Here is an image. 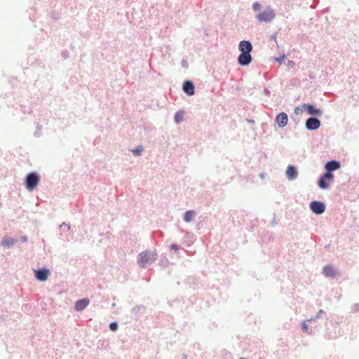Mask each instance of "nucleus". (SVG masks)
Returning <instances> with one entry per match:
<instances>
[{
  "label": "nucleus",
  "mask_w": 359,
  "mask_h": 359,
  "mask_svg": "<svg viewBox=\"0 0 359 359\" xmlns=\"http://www.w3.org/2000/svg\"><path fill=\"white\" fill-rule=\"evenodd\" d=\"M158 259V253L156 250H144L138 254L137 262L140 267L145 269L152 264Z\"/></svg>",
  "instance_id": "nucleus-1"
},
{
  "label": "nucleus",
  "mask_w": 359,
  "mask_h": 359,
  "mask_svg": "<svg viewBox=\"0 0 359 359\" xmlns=\"http://www.w3.org/2000/svg\"><path fill=\"white\" fill-rule=\"evenodd\" d=\"M276 17V13L274 10L270 7H268L264 11L259 13L256 15V19L260 22H270Z\"/></svg>",
  "instance_id": "nucleus-2"
},
{
  "label": "nucleus",
  "mask_w": 359,
  "mask_h": 359,
  "mask_svg": "<svg viewBox=\"0 0 359 359\" xmlns=\"http://www.w3.org/2000/svg\"><path fill=\"white\" fill-rule=\"evenodd\" d=\"M39 176L36 172L29 173L25 178L26 188L29 191H32L36 188L39 184Z\"/></svg>",
  "instance_id": "nucleus-3"
},
{
  "label": "nucleus",
  "mask_w": 359,
  "mask_h": 359,
  "mask_svg": "<svg viewBox=\"0 0 359 359\" xmlns=\"http://www.w3.org/2000/svg\"><path fill=\"white\" fill-rule=\"evenodd\" d=\"M323 273L327 278H336L340 276V273L332 265H326L323 269Z\"/></svg>",
  "instance_id": "nucleus-4"
},
{
  "label": "nucleus",
  "mask_w": 359,
  "mask_h": 359,
  "mask_svg": "<svg viewBox=\"0 0 359 359\" xmlns=\"http://www.w3.org/2000/svg\"><path fill=\"white\" fill-rule=\"evenodd\" d=\"M310 208L315 214L321 215L325 210V205L323 202L313 201L310 203Z\"/></svg>",
  "instance_id": "nucleus-5"
},
{
  "label": "nucleus",
  "mask_w": 359,
  "mask_h": 359,
  "mask_svg": "<svg viewBox=\"0 0 359 359\" xmlns=\"http://www.w3.org/2000/svg\"><path fill=\"white\" fill-rule=\"evenodd\" d=\"M320 121L315 117H310L306 121V128L309 130H315L320 128Z\"/></svg>",
  "instance_id": "nucleus-6"
},
{
  "label": "nucleus",
  "mask_w": 359,
  "mask_h": 359,
  "mask_svg": "<svg viewBox=\"0 0 359 359\" xmlns=\"http://www.w3.org/2000/svg\"><path fill=\"white\" fill-rule=\"evenodd\" d=\"M334 177V175L332 173H329L327 172H326L325 173H324L323 175H321V177H320L319 180H318V186L321 189H327L329 188V184L328 183L326 182L327 180H330L332 179H333Z\"/></svg>",
  "instance_id": "nucleus-7"
},
{
  "label": "nucleus",
  "mask_w": 359,
  "mask_h": 359,
  "mask_svg": "<svg viewBox=\"0 0 359 359\" xmlns=\"http://www.w3.org/2000/svg\"><path fill=\"white\" fill-rule=\"evenodd\" d=\"M250 53H241L238 57V62L241 66H248L252 62Z\"/></svg>",
  "instance_id": "nucleus-8"
},
{
  "label": "nucleus",
  "mask_w": 359,
  "mask_h": 359,
  "mask_svg": "<svg viewBox=\"0 0 359 359\" xmlns=\"http://www.w3.org/2000/svg\"><path fill=\"white\" fill-rule=\"evenodd\" d=\"M285 174L287 180L290 181L294 180L298 177L297 168L292 165L287 166Z\"/></svg>",
  "instance_id": "nucleus-9"
},
{
  "label": "nucleus",
  "mask_w": 359,
  "mask_h": 359,
  "mask_svg": "<svg viewBox=\"0 0 359 359\" xmlns=\"http://www.w3.org/2000/svg\"><path fill=\"white\" fill-rule=\"evenodd\" d=\"M275 121L280 128H283L287 124L288 116L286 113L281 112L276 116Z\"/></svg>",
  "instance_id": "nucleus-10"
},
{
  "label": "nucleus",
  "mask_w": 359,
  "mask_h": 359,
  "mask_svg": "<svg viewBox=\"0 0 359 359\" xmlns=\"http://www.w3.org/2000/svg\"><path fill=\"white\" fill-rule=\"evenodd\" d=\"M340 163L335 160H332L328 161L325 165V168L326 172L329 173H332L333 171L338 170L340 168Z\"/></svg>",
  "instance_id": "nucleus-11"
},
{
  "label": "nucleus",
  "mask_w": 359,
  "mask_h": 359,
  "mask_svg": "<svg viewBox=\"0 0 359 359\" xmlns=\"http://www.w3.org/2000/svg\"><path fill=\"white\" fill-rule=\"evenodd\" d=\"M303 108H306L308 113L311 116H320L323 114V111L320 109L316 108L310 104H303Z\"/></svg>",
  "instance_id": "nucleus-12"
},
{
  "label": "nucleus",
  "mask_w": 359,
  "mask_h": 359,
  "mask_svg": "<svg viewBox=\"0 0 359 359\" xmlns=\"http://www.w3.org/2000/svg\"><path fill=\"white\" fill-rule=\"evenodd\" d=\"M50 273V271L47 269H41L35 271V277L37 280L40 281L46 280L48 275Z\"/></svg>",
  "instance_id": "nucleus-13"
},
{
  "label": "nucleus",
  "mask_w": 359,
  "mask_h": 359,
  "mask_svg": "<svg viewBox=\"0 0 359 359\" xmlns=\"http://www.w3.org/2000/svg\"><path fill=\"white\" fill-rule=\"evenodd\" d=\"M238 49L241 53H250L252 50V46L249 41H241L238 46Z\"/></svg>",
  "instance_id": "nucleus-14"
},
{
  "label": "nucleus",
  "mask_w": 359,
  "mask_h": 359,
  "mask_svg": "<svg viewBox=\"0 0 359 359\" xmlns=\"http://www.w3.org/2000/svg\"><path fill=\"white\" fill-rule=\"evenodd\" d=\"M195 87L192 81H186L184 82L182 86L183 91L188 95H193L195 93Z\"/></svg>",
  "instance_id": "nucleus-15"
},
{
  "label": "nucleus",
  "mask_w": 359,
  "mask_h": 359,
  "mask_svg": "<svg viewBox=\"0 0 359 359\" xmlns=\"http://www.w3.org/2000/svg\"><path fill=\"white\" fill-rule=\"evenodd\" d=\"M196 216V212L194 210H187L184 212L183 219L185 222H191L194 219Z\"/></svg>",
  "instance_id": "nucleus-16"
},
{
  "label": "nucleus",
  "mask_w": 359,
  "mask_h": 359,
  "mask_svg": "<svg viewBox=\"0 0 359 359\" xmlns=\"http://www.w3.org/2000/svg\"><path fill=\"white\" fill-rule=\"evenodd\" d=\"M89 304V299H82L76 302L75 309L76 311L83 310Z\"/></svg>",
  "instance_id": "nucleus-17"
},
{
  "label": "nucleus",
  "mask_w": 359,
  "mask_h": 359,
  "mask_svg": "<svg viewBox=\"0 0 359 359\" xmlns=\"http://www.w3.org/2000/svg\"><path fill=\"white\" fill-rule=\"evenodd\" d=\"M194 241V235L191 232H186L184 235V243L187 246H191Z\"/></svg>",
  "instance_id": "nucleus-18"
},
{
  "label": "nucleus",
  "mask_w": 359,
  "mask_h": 359,
  "mask_svg": "<svg viewBox=\"0 0 359 359\" xmlns=\"http://www.w3.org/2000/svg\"><path fill=\"white\" fill-rule=\"evenodd\" d=\"M17 242V240L11 237H5L2 242L1 245L4 247H10L14 245Z\"/></svg>",
  "instance_id": "nucleus-19"
},
{
  "label": "nucleus",
  "mask_w": 359,
  "mask_h": 359,
  "mask_svg": "<svg viewBox=\"0 0 359 359\" xmlns=\"http://www.w3.org/2000/svg\"><path fill=\"white\" fill-rule=\"evenodd\" d=\"M184 112L183 111H178L175 113L174 121L176 123H181L184 119Z\"/></svg>",
  "instance_id": "nucleus-20"
},
{
  "label": "nucleus",
  "mask_w": 359,
  "mask_h": 359,
  "mask_svg": "<svg viewBox=\"0 0 359 359\" xmlns=\"http://www.w3.org/2000/svg\"><path fill=\"white\" fill-rule=\"evenodd\" d=\"M143 147L142 146H139L135 149H133L132 151L134 155L135 156H140L142 153Z\"/></svg>",
  "instance_id": "nucleus-21"
},
{
  "label": "nucleus",
  "mask_w": 359,
  "mask_h": 359,
  "mask_svg": "<svg viewBox=\"0 0 359 359\" xmlns=\"http://www.w3.org/2000/svg\"><path fill=\"white\" fill-rule=\"evenodd\" d=\"M304 109H306V108H303V104L298 106L294 109V114L296 115L301 114Z\"/></svg>",
  "instance_id": "nucleus-22"
},
{
  "label": "nucleus",
  "mask_w": 359,
  "mask_h": 359,
  "mask_svg": "<svg viewBox=\"0 0 359 359\" xmlns=\"http://www.w3.org/2000/svg\"><path fill=\"white\" fill-rule=\"evenodd\" d=\"M262 8V6L261 4H259V2L258 1H256V2H254L253 4H252V9L255 11H259Z\"/></svg>",
  "instance_id": "nucleus-23"
},
{
  "label": "nucleus",
  "mask_w": 359,
  "mask_h": 359,
  "mask_svg": "<svg viewBox=\"0 0 359 359\" xmlns=\"http://www.w3.org/2000/svg\"><path fill=\"white\" fill-rule=\"evenodd\" d=\"M170 250H175V251H177V250H180V245H177V244L174 243V244H172V245L170 246Z\"/></svg>",
  "instance_id": "nucleus-24"
},
{
  "label": "nucleus",
  "mask_w": 359,
  "mask_h": 359,
  "mask_svg": "<svg viewBox=\"0 0 359 359\" xmlns=\"http://www.w3.org/2000/svg\"><path fill=\"white\" fill-rule=\"evenodd\" d=\"M285 55H283L280 56L279 57H276L275 60L278 62L280 64H282L285 60Z\"/></svg>",
  "instance_id": "nucleus-25"
},
{
  "label": "nucleus",
  "mask_w": 359,
  "mask_h": 359,
  "mask_svg": "<svg viewBox=\"0 0 359 359\" xmlns=\"http://www.w3.org/2000/svg\"><path fill=\"white\" fill-rule=\"evenodd\" d=\"M109 327L112 331H115L117 330L118 325L116 323H111L109 325Z\"/></svg>",
  "instance_id": "nucleus-26"
},
{
  "label": "nucleus",
  "mask_w": 359,
  "mask_h": 359,
  "mask_svg": "<svg viewBox=\"0 0 359 359\" xmlns=\"http://www.w3.org/2000/svg\"><path fill=\"white\" fill-rule=\"evenodd\" d=\"M63 226H65V228H67V231H69L70 230V225L65 223V222H62L60 225V228H62Z\"/></svg>",
  "instance_id": "nucleus-27"
},
{
  "label": "nucleus",
  "mask_w": 359,
  "mask_h": 359,
  "mask_svg": "<svg viewBox=\"0 0 359 359\" xmlns=\"http://www.w3.org/2000/svg\"><path fill=\"white\" fill-rule=\"evenodd\" d=\"M63 226H65V228H67V231H69L70 230V225L65 223V222H62L60 225V228H62Z\"/></svg>",
  "instance_id": "nucleus-28"
},
{
  "label": "nucleus",
  "mask_w": 359,
  "mask_h": 359,
  "mask_svg": "<svg viewBox=\"0 0 359 359\" xmlns=\"http://www.w3.org/2000/svg\"><path fill=\"white\" fill-rule=\"evenodd\" d=\"M294 65H295V64H294V61H292V60H289V61H287V67H293L294 66Z\"/></svg>",
  "instance_id": "nucleus-29"
},
{
  "label": "nucleus",
  "mask_w": 359,
  "mask_h": 359,
  "mask_svg": "<svg viewBox=\"0 0 359 359\" xmlns=\"http://www.w3.org/2000/svg\"><path fill=\"white\" fill-rule=\"evenodd\" d=\"M20 240L23 243H26L28 241V238L26 236H23L20 238Z\"/></svg>",
  "instance_id": "nucleus-30"
},
{
  "label": "nucleus",
  "mask_w": 359,
  "mask_h": 359,
  "mask_svg": "<svg viewBox=\"0 0 359 359\" xmlns=\"http://www.w3.org/2000/svg\"><path fill=\"white\" fill-rule=\"evenodd\" d=\"M302 328L305 332H308V327L305 322L302 324Z\"/></svg>",
  "instance_id": "nucleus-31"
},
{
  "label": "nucleus",
  "mask_w": 359,
  "mask_h": 359,
  "mask_svg": "<svg viewBox=\"0 0 359 359\" xmlns=\"http://www.w3.org/2000/svg\"><path fill=\"white\" fill-rule=\"evenodd\" d=\"M271 40H273L276 43H277L276 41V34H273L271 36Z\"/></svg>",
  "instance_id": "nucleus-32"
}]
</instances>
